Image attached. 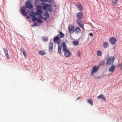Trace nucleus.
Returning <instances> with one entry per match:
<instances>
[{
  "instance_id": "24",
  "label": "nucleus",
  "mask_w": 122,
  "mask_h": 122,
  "mask_svg": "<svg viewBox=\"0 0 122 122\" xmlns=\"http://www.w3.org/2000/svg\"><path fill=\"white\" fill-rule=\"evenodd\" d=\"M53 46V44L51 42L50 43L49 46V50H52Z\"/></svg>"
},
{
  "instance_id": "44",
  "label": "nucleus",
  "mask_w": 122,
  "mask_h": 122,
  "mask_svg": "<svg viewBox=\"0 0 122 122\" xmlns=\"http://www.w3.org/2000/svg\"><path fill=\"white\" fill-rule=\"evenodd\" d=\"M37 2H38V0H36V3Z\"/></svg>"
},
{
  "instance_id": "47",
  "label": "nucleus",
  "mask_w": 122,
  "mask_h": 122,
  "mask_svg": "<svg viewBox=\"0 0 122 122\" xmlns=\"http://www.w3.org/2000/svg\"><path fill=\"white\" fill-rule=\"evenodd\" d=\"M27 18H29V17H27Z\"/></svg>"
},
{
  "instance_id": "10",
  "label": "nucleus",
  "mask_w": 122,
  "mask_h": 122,
  "mask_svg": "<svg viewBox=\"0 0 122 122\" xmlns=\"http://www.w3.org/2000/svg\"><path fill=\"white\" fill-rule=\"evenodd\" d=\"M115 68L116 66H115L113 65L109 67L108 68L109 71V72H112V73L114 71Z\"/></svg>"
},
{
  "instance_id": "37",
  "label": "nucleus",
  "mask_w": 122,
  "mask_h": 122,
  "mask_svg": "<svg viewBox=\"0 0 122 122\" xmlns=\"http://www.w3.org/2000/svg\"><path fill=\"white\" fill-rule=\"evenodd\" d=\"M38 16H39V18H41V19H42L43 18V17L42 16V14H40V15H37Z\"/></svg>"
},
{
  "instance_id": "1",
  "label": "nucleus",
  "mask_w": 122,
  "mask_h": 122,
  "mask_svg": "<svg viewBox=\"0 0 122 122\" xmlns=\"http://www.w3.org/2000/svg\"><path fill=\"white\" fill-rule=\"evenodd\" d=\"M115 59L114 57L113 56H110L107 59V64L109 65L113 64Z\"/></svg>"
},
{
  "instance_id": "39",
  "label": "nucleus",
  "mask_w": 122,
  "mask_h": 122,
  "mask_svg": "<svg viewBox=\"0 0 122 122\" xmlns=\"http://www.w3.org/2000/svg\"><path fill=\"white\" fill-rule=\"evenodd\" d=\"M47 0V2H48V3H50L51 2H52V0H48V1H47V0Z\"/></svg>"
},
{
  "instance_id": "45",
  "label": "nucleus",
  "mask_w": 122,
  "mask_h": 122,
  "mask_svg": "<svg viewBox=\"0 0 122 122\" xmlns=\"http://www.w3.org/2000/svg\"><path fill=\"white\" fill-rule=\"evenodd\" d=\"M100 78V77H99V76H98L97 77V79H98V78Z\"/></svg>"
},
{
  "instance_id": "40",
  "label": "nucleus",
  "mask_w": 122,
  "mask_h": 122,
  "mask_svg": "<svg viewBox=\"0 0 122 122\" xmlns=\"http://www.w3.org/2000/svg\"><path fill=\"white\" fill-rule=\"evenodd\" d=\"M48 18H47V17H46L44 18H43V20H47V19Z\"/></svg>"
},
{
  "instance_id": "15",
  "label": "nucleus",
  "mask_w": 122,
  "mask_h": 122,
  "mask_svg": "<svg viewBox=\"0 0 122 122\" xmlns=\"http://www.w3.org/2000/svg\"><path fill=\"white\" fill-rule=\"evenodd\" d=\"M74 32L75 33L78 34L81 32V30L79 27H77L75 28Z\"/></svg>"
},
{
  "instance_id": "17",
  "label": "nucleus",
  "mask_w": 122,
  "mask_h": 122,
  "mask_svg": "<svg viewBox=\"0 0 122 122\" xmlns=\"http://www.w3.org/2000/svg\"><path fill=\"white\" fill-rule=\"evenodd\" d=\"M30 15L31 16L34 17L37 15V14L36 13L32 11L30 12Z\"/></svg>"
},
{
  "instance_id": "19",
  "label": "nucleus",
  "mask_w": 122,
  "mask_h": 122,
  "mask_svg": "<svg viewBox=\"0 0 122 122\" xmlns=\"http://www.w3.org/2000/svg\"><path fill=\"white\" fill-rule=\"evenodd\" d=\"M38 54L41 56H43L46 54V53L43 50H40L38 52Z\"/></svg>"
},
{
  "instance_id": "43",
  "label": "nucleus",
  "mask_w": 122,
  "mask_h": 122,
  "mask_svg": "<svg viewBox=\"0 0 122 122\" xmlns=\"http://www.w3.org/2000/svg\"><path fill=\"white\" fill-rule=\"evenodd\" d=\"M80 97H78V98H77V100H79V99L80 98Z\"/></svg>"
},
{
  "instance_id": "3",
  "label": "nucleus",
  "mask_w": 122,
  "mask_h": 122,
  "mask_svg": "<svg viewBox=\"0 0 122 122\" xmlns=\"http://www.w3.org/2000/svg\"><path fill=\"white\" fill-rule=\"evenodd\" d=\"M74 27L71 25H70L68 27V30L70 34L73 33L74 32Z\"/></svg>"
},
{
  "instance_id": "29",
  "label": "nucleus",
  "mask_w": 122,
  "mask_h": 122,
  "mask_svg": "<svg viewBox=\"0 0 122 122\" xmlns=\"http://www.w3.org/2000/svg\"><path fill=\"white\" fill-rule=\"evenodd\" d=\"M72 43L74 45L76 46L78 45V42L77 41H73Z\"/></svg>"
},
{
  "instance_id": "36",
  "label": "nucleus",
  "mask_w": 122,
  "mask_h": 122,
  "mask_svg": "<svg viewBox=\"0 0 122 122\" xmlns=\"http://www.w3.org/2000/svg\"><path fill=\"white\" fill-rule=\"evenodd\" d=\"M23 54L25 56V58H26V56H27V54L25 51L24 52H23Z\"/></svg>"
},
{
  "instance_id": "38",
  "label": "nucleus",
  "mask_w": 122,
  "mask_h": 122,
  "mask_svg": "<svg viewBox=\"0 0 122 122\" xmlns=\"http://www.w3.org/2000/svg\"><path fill=\"white\" fill-rule=\"evenodd\" d=\"M20 50L21 51V52H24L25 51H24V49L23 48H21L20 49Z\"/></svg>"
},
{
  "instance_id": "35",
  "label": "nucleus",
  "mask_w": 122,
  "mask_h": 122,
  "mask_svg": "<svg viewBox=\"0 0 122 122\" xmlns=\"http://www.w3.org/2000/svg\"><path fill=\"white\" fill-rule=\"evenodd\" d=\"M37 19V18L36 17H33L31 19L34 22Z\"/></svg>"
},
{
  "instance_id": "13",
  "label": "nucleus",
  "mask_w": 122,
  "mask_h": 122,
  "mask_svg": "<svg viewBox=\"0 0 122 122\" xmlns=\"http://www.w3.org/2000/svg\"><path fill=\"white\" fill-rule=\"evenodd\" d=\"M99 69V67L98 66L97 67L96 66H94L93 67L92 71V73H95L97 72L98 71Z\"/></svg>"
},
{
  "instance_id": "18",
  "label": "nucleus",
  "mask_w": 122,
  "mask_h": 122,
  "mask_svg": "<svg viewBox=\"0 0 122 122\" xmlns=\"http://www.w3.org/2000/svg\"><path fill=\"white\" fill-rule=\"evenodd\" d=\"M103 46L104 48H107L109 46V43L107 41L105 42L103 44Z\"/></svg>"
},
{
  "instance_id": "25",
  "label": "nucleus",
  "mask_w": 122,
  "mask_h": 122,
  "mask_svg": "<svg viewBox=\"0 0 122 122\" xmlns=\"http://www.w3.org/2000/svg\"><path fill=\"white\" fill-rule=\"evenodd\" d=\"M59 36H60V38H63L65 36L64 34L61 31H59Z\"/></svg>"
},
{
  "instance_id": "5",
  "label": "nucleus",
  "mask_w": 122,
  "mask_h": 122,
  "mask_svg": "<svg viewBox=\"0 0 122 122\" xmlns=\"http://www.w3.org/2000/svg\"><path fill=\"white\" fill-rule=\"evenodd\" d=\"M64 52V55L66 57H69L71 56V54L69 51L67 49L63 51Z\"/></svg>"
},
{
  "instance_id": "11",
  "label": "nucleus",
  "mask_w": 122,
  "mask_h": 122,
  "mask_svg": "<svg viewBox=\"0 0 122 122\" xmlns=\"http://www.w3.org/2000/svg\"><path fill=\"white\" fill-rule=\"evenodd\" d=\"M77 18L83 19V15L82 12H80L78 13L76 15Z\"/></svg>"
},
{
  "instance_id": "16",
  "label": "nucleus",
  "mask_w": 122,
  "mask_h": 122,
  "mask_svg": "<svg viewBox=\"0 0 122 122\" xmlns=\"http://www.w3.org/2000/svg\"><path fill=\"white\" fill-rule=\"evenodd\" d=\"M3 50L5 54V55L6 56L7 58L8 59H9L10 57L9 56L8 50H7V49L5 48H3Z\"/></svg>"
},
{
  "instance_id": "41",
  "label": "nucleus",
  "mask_w": 122,
  "mask_h": 122,
  "mask_svg": "<svg viewBox=\"0 0 122 122\" xmlns=\"http://www.w3.org/2000/svg\"><path fill=\"white\" fill-rule=\"evenodd\" d=\"M89 36H93V34L92 33H90L89 34Z\"/></svg>"
},
{
  "instance_id": "22",
  "label": "nucleus",
  "mask_w": 122,
  "mask_h": 122,
  "mask_svg": "<svg viewBox=\"0 0 122 122\" xmlns=\"http://www.w3.org/2000/svg\"><path fill=\"white\" fill-rule=\"evenodd\" d=\"M63 51L67 50L66 48V43L65 42H63L62 44Z\"/></svg>"
},
{
  "instance_id": "34",
  "label": "nucleus",
  "mask_w": 122,
  "mask_h": 122,
  "mask_svg": "<svg viewBox=\"0 0 122 122\" xmlns=\"http://www.w3.org/2000/svg\"><path fill=\"white\" fill-rule=\"evenodd\" d=\"M42 38L43 41H47L48 39V38L47 37H43Z\"/></svg>"
},
{
  "instance_id": "4",
  "label": "nucleus",
  "mask_w": 122,
  "mask_h": 122,
  "mask_svg": "<svg viewBox=\"0 0 122 122\" xmlns=\"http://www.w3.org/2000/svg\"><path fill=\"white\" fill-rule=\"evenodd\" d=\"M36 9L37 15H40L41 14H42V12L41 11V7L40 6H37Z\"/></svg>"
},
{
  "instance_id": "31",
  "label": "nucleus",
  "mask_w": 122,
  "mask_h": 122,
  "mask_svg": "<svg viewBox=\"0 0 122 122\" xmlns=\"http://www.w3.org/2000/svg\"><path fill=\"white\" fill-rule=\"evenodd\" d=\"M44 15L47 18H49V15L47 12H46L45 13Z\"/></svg>"
},
{
  "instance_id": "14",
  "label": "nucleus",
  "mask_w": 122,
  "mask_h": 122,
  "mask_svg": "<svg viewBox=\"0 0 122 122\" xmlns=\"http://www.w3.org/2000/svg\"><path fill=\"white\" fill-rule=\"evenodd\" d=\"M97 97L98 98V99L101 98L102 99V100L103 101H106V97H105L104 96L103 94H101L100 95Z\"/></svg>"
},
{
  "instance_id": "26",
  "label": "nucleus",
  "mask_w": 122,
  "mask_h": 122,
  "mask_svg": "<svg viewBox=\"0 0 122 122\" xmlns=\"http://www.w3.org/2000/svg\"><path fill=\"white\" fill-rule=\"evenodd\" d=\"M87 101L88 102V103H90L92 106L93 102L92 100H89L88 99L87 100Z\"/></svg>"
},
{
  "instance_id": "20",
  "label": "nucleus",
  "mask_w": 122,
  "mask_h": 122,
  "mask_svg": "<svg viewBox=\"0 0 122 122\" xmlns=\"http://www.w3.org/2000/svg\"><path fill=\"white\" fill-rule=\"evenodd\" d=\"M58 51L59 54L60 55H61L62 54V52L61 51V45H58Z\"/></svg>"
},
{
  "instance_id": "6",
  "label": "nucleus",
  "mask_w": 122,
  "mask_h": 122,
  "mask_svg": "<svg viewBox=\"0 0 122 122\" xmlns=\"http://www.w3.org/2000/svg\"><path fill=\"white\" fill-rule=\"evenodd\" d=\"M25 7L23 6L21 8V13L24 16H26L27 14V13L25 11Z\"/></svg>"
},
{
  "instance_id": "46",
  "label": "nucleus",
  "mask_w": 122,
  "mask_h": 122,
  "mask_svg": "<svg viewBox=\"0 0 122 122\" xmlns=\"http://www.w3.org/2000/svg\"><path fill=\"white\" fill-rule=\"evenodd\" d=\"M49 11H52V9H50Z\"/></svg>"
},
{
  "instance_id": "33",
  "label": "nucleus",
  "mask_w": 122,
  "mask_h": 122,
  "mask_svg": "<svg viewBox=\"0 0 122 122\" xmlns=\"http://www.w3.org/2000/svg\"><path fill=\"white\" fill-rule=\"evenodd\" d=\"M36 21H37L38 23H42V20L40 19H37L36 20Z\"/></svg>"
},
{
  "instance_id": "27",
  "label": "nucleus",
  "mask_w": 122,
  "mask_h": 122,
  "mask_svg": "<svg viewBox=\"0 0 122 122\" xmlns=\"http://www.w3.org/2000/svg\"><path fill=\"white\" fill-rule=\"evenodd\" d=\"M81 23H78V25L81 27L83 29V30H84V25L83 24H81Z\"/></svg>"
},
{
  "instance_id": "32",
  "label": "nucleus",
  "mask_w": 122,
  "mask_h": 122,
  "mask_svg": "<svg viewBox=\"0 0 122 122\" xmlns=\"http://www.w3.org/2000/svg\"><path fill=\"white\" fill-rule=\"evenodd\" d=\"M81 52L80 50H78L77 52L78 56L79 57L81 55Z\"/></svg>"
},
{
  "instance_id": "30",
  "label": "nucleus",
  "mask_w": 122,
  "mask_h": 122,
  "mask_svg": "<svg viewBox=\"0 0 122 122\" xmlns=\"http://www.w3.org/2000/svg\"><path fill=\"white\" fill-rule=\"evenodd\" d=\"M104 63L105 61H102L99 63V65L100 66H102L104 65Z\"/></svg>"
},
{
  "instance_id": "28",
  "label": "nucleus",
  "mask_w": 122,
  "mask_h": 122,
  "mask_svg": "<svg viewBox=\"0 0 122 122\" xmlns=\"http://www.w3.org/2000/svg\"><path fill=\"white\" fill-rule=\"evenodd\" d=\"M97 54L99 56H101L102 55V52L100 51H97Z\"/></svg>"
},
{
  "instance_id": "12",
  "label": "nucleus",
  "mask_w": 122,
  "mask_h": 122,
  "mask_svg": "<svg viewBox=\"0 0 122 122\" xmlns=\"http://www.w3.org/2000/svg\"><path fill=\"white\" fill-rule=\"evenodd\" d=\"M76 6L78 9L80 11H82L83 9L82 5L81 3H78L76 5Z\"/></svg>"
},
{
  "instance_id": "7",
  "label": "nucleus",
  "mask_w": 122,
  "mask_h": 122,
  "mask_svg": "<svg viewBox=\"0 0 122 122\" xmlns=\"http://www.w3.org/2000/svg\"><path fill=\"white\" fill-rule=\"evenodd\" d=\"M116 40L114 38L112 37L109 39V41L112 45L114 44L116 42Z\"/></svg>"
},
{
  "instance_id": "2",
  "label": "nucleus",
  "mask_w": 122,
  "mask_h": 122,
  "mask_svg": "<svg viewBox=\"0 0 122 122\" xmlns=\"http://www.w3.org/2000/svg\"><path fill=\"white\" fill-rule=\"evenodd\" d=\"M59 36V35H58L54 39V42L55 43H57L58 45H59L61 42V39L60 38Z\"/></svg>"
},
{
  "instance_id": "9",
  "label": "nucleus",
  "mask_w": 122,
  "mask_h": 122,
  "mask_svg": "<svg viewBox=\"0 0 122 122\" xmlns=\"http://www.w3.org/2000/svg\"><path fill=\"white\" fill-rule=\"evenodd\" d=\"M50 6L47 4L45 3L44 4L43 6V8L45 10H46L47 9H49Z\"/></svg>"
},
{
  "instance_id": "23",
  "label": "nucleus",
  "mask_w": 122,
  "mask_h": 122,
  "mask_svg": "<svg viewBox=\"0 0 122 122\" xmlns=\"http://www.w3.org/2000/svg\"><path fill=\"white\" fill-rule=\"evenodd\" d=\"M82 19L77 18V19L76 20V21L77 23H82Z\"/></svg>"
},
{
  "instance_id": "8",
  "label": "nucleus",
  "mask_w": 122,
  "mask_h": 122,
  "mask_svg": "<svg viewBox=\"0 0 122 122\" xmlns=\"http://www.w3.org/2000/svg\"><path fill=\"white\" fill-rule=\"evenodd\" d=\"M26 5L28 8H32L33 6L31 2L29 1H27L26 3Z\"/></svg>"
},
{
  "instance_id": "21",
  "label": "nucleus",
  "mask_w": 122,
  "mask_h": 122,
  "mask_svg": "<svg viewBox=\"0 0 122 122\" xmlns=\"http://www.w3.org/2000/svg\"><path fill=\"white\" fill-rule=\"evenodd\" d=\"M117 1L118 0H111V2L113 5H116L117 4Z\"/></svg>"
},
{
  "instance_id": "42",
  "label": "nucleus",
  "mask_w": 122,
  "mask_h": 122,
  "mask_svg": "<svg viewBox=\"0 0 122 122\" xmlns=\"http://www.w3.org/2000/svg\"><path fill=\"white\" fill-rule=\"evenodd\" d=\"M92 73V71L91 72V76H92L93 75V73Z\"/></svg>"
}]
</instances>
